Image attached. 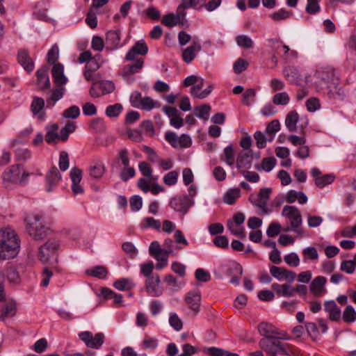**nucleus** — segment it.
Instances as JSON below:
<instances>
[{"label":"nucleus","mask_w":356,"mask_h":356,"mask_svg":"<svg viewBox=\"0 0 356 356\" xmlns=\"http://www.w3.org/2000/svg\"><path fill=\"white\" fill-rule=\"evenodd\" d=\"M19 248L20 240L15 230L0 229V260L14 258L19 253Z\"/></svg>","instance_id":"obj_1"},{"label":"nucleus","mask_w":356,"mask_h":356,"mask_svg":"<svg viewBox=\"0 0 356 356\" xmlns=\"http://www.w3.org/2000/svg\"><path fill=\"white\" fill-rule=\"evenodd\" d=\"M42 220V216L38 213L29 215L25 218L26 231L35 241L44 239L50 233V229L43 224Z\"/></svg>","instance_id":"obj_2"},{"label":"nucleus","mask_w":356,"mask_h":356,"mask_svg":"<svg viewBox=\"0 0 356 356\" xmlns=\"http://www.w3.org/2000/svg\"><path fill=\"white\" fill-rule=\"evenodd\" d=\"M280 337L271 339H261L259 345L268 356H277V354L291 355L293 353L292 346L286 343L282 342Z\"/></svg>","instance_id":"obj_3"},{"label":"nucleus","mask_w":356,"mask_h":356,"mask_svg":"<svg viewBox=\"0 0 356 356\" xmlns=\"http://www.w3.org/2000/svg\"><path fill=\"white\" fill-rule=\"evenodd\" d=\"M30 174L26 172L20 165H13L2 175L3 184L9 188L13 184L25 185L28 182Z\"/></svg>","instance_id":"obj_4"},{"label":"nucleus","mask_w":356,"mask_h":356,"mask_svg":"<svg viewBox=\"0 0 356 356\" xmlns=\"http://www.w3.org/2000/svg\"><path fill=\"white\" fill-rule=\"evenodd\" d=\"M282 216L286 218L290 222V227L286 228L285 232L291 231L298 234L300 232V227L302 223V218L297 207L285 205L282 211Z\"/></svg>","instance_id":"obj_5"},{"label":"nucleus","mask_w":356,"mask_h":356,"mask_svg":"<svg viewBox=\"0 0 356 356\" xmlns=\"http://www.w3.org/2000/svg\"><path fill=\"white\" fill-rule=\"evenodd\" d=\"M79 339L85 345L90 348L98 350L104 343L105 335L102 332H98L95 335L91 332L84 331L79 334Z\"/></svg>","instance_id":"obj_6"},{"label":"nucleus","mask_w":356,"mask_h":356,"mask_svg":"<svg viewBox=\"0 0 356 356\" xmlns=\"http://www.w3.org/2000/svg\"><path fill=\"white\" fill-rule=\"evenodd\" d=\"M60 247V243L55 239H49L44 245L40 246L38 252V259L43 264L49 261L51 257H54Z\"/></svg>","instance_id":"obj_7"},{"label":"nucleus","mask_w":356,"mask_h":356,"mask_svg":"<svg viewBox=\"0 0 356 356\" xmlns=\"http://www.w3.org/2000/svg\"><path fill=\"white\" fill-rule=\"evenodd\" d=\"M194 203V200L188 196H176L170 200L169 206L174 211L179 212L184 216L188 213Z\"/></svg>","instance_id":"obj_8"},{"label":"nucleus","mask_w":356,"mask_h":356,"mask_svg":"<svg viewBox=\"0 0 356 356\" xmlns=\"http://www.w3.org/2000/svg\"><path fill=\"white\" fill-rule=\"evenodd\" d=\"M271 188H261L258 195H250L249 200L250 202L255 207L261 209L263 213H268V210L266 209L267 202L269 200Z\"/></svg>","instance_id":"obj_9"},{"label":"nucleus","mask_w":356,"mask_h":356,"mask_svg":"<svg viewBox=\"0 0 356 356\" xmlns=\"http://www.w3.org/2000/svg\"><path fill=\"white\" fill-rule=\"evenodd\" d=\"M305 329L312 341H316L320 339L321 332L326 333L328 327L326 321L323 318L318 320V325L312 322H307L305 325Z\"/></svg>","instance_id":"obj_10"},{"label":"nucleus","mask_w":356,"mask_h":356,"mask_svg":"<svg viewBox=\"0 0 356 356\" xmlns=\"http://www.w3.org/2000/svg\"><path fill=\"white\" fill-rule=\"evenodd\" d=\"M115 89V85L110 81H101L94 82L90 89L91 97L97 98L102 95L112 92Z\"/></svg>","instance_id":"obj_11"},{"label":"nucleus","mask_w":356,"mask_h":356,"mask_svg":"<svg viewBox=\"0 0 356 356\" xmlns=\"http://www.w3.org/2000/svg\"><path fill=\"white\" fill-rule=\"evenodd\" d=\"M148 52V47L144 40H141L136 42V44L128 51L124 60L127 61H135L137 59H143L139 58L138 56H145Z\"/></svg>","instance_id":"obj_12"},{"label":"nucleus","mask_w":356,"mask_h":356,"mask_svg":"<svg viewBox=\"0 0 356 356\" xmlns=\"http://www.w3.org/2000/svg\"><path fill=\"white\" fill-rule=\"evenodd\" d=\"M160 277L158 274H152L145 280V287L147 293L152 297H159L163 293V289L160 286Z\"/></svg>","instance_id":"obj_13"},{"label":"nucleus","mask_w":356,"mask_h":356,"mask_svg":"<svg viewBox=\"0 0 356 356\" xmlns=\"http://www.w3.org/2000/svg\"><path fill=\"white\" fill-rule=\"evenodd\" d=\"M131 62L124 65L120 71L121 76L127 81L129 80L133 74L140 72L144 65V59H137L136 62Z\"/></svg>","instance_id":"obj_14"},{"label":"nucleus","mask_w":356,"mask_h":356,"mask_svg":"<svg viewBox=\"0 0 356 356\" xmlns=\"http://www.w3.org/2000/svg\"><path fill=\"white\" fill-rule=\"evenodd\" d=\"M201 295L198 291H189L185 298L188 307L196 315L200 312Z\"/></svg>","instance_id":"obj_15"},{"label":"nucleus","mask_w":356,"mask_h":356,"mask_svg":"<svg viewBox=\"0 0 356 356\" xmlns=\"http://www.w3.org/2000/svg\"><path fill=\"white\" fill-rule=\"evenodd\" d=\"M328 95L335 99L343 100L346 97V90L340 84L339 79L334 82H330L327 86Z\"/></svg>","instance_id":"obj_16"},{"label":"nucleus","mask_w":356,"mask_h":356,"mask_svg":"<svg viewBox=\"0 0 356 356\" xmlns=\"http://www.w3.org/2000/svg\"><path fill=\"white\" fill-rule=\"evenodd\" d=\"M202 45L197 40H193L192 44L182 51V59L186 63H190L196 57V53L200 51Z\"/></svg>","instance_id":"obj_17"},{"label":"nucleus","mask_w":356,"mask_h":356,"mask_svg":"<svg viewBox=\"0 0 356 356\" xmlns=\"http://www.w3.org/2000/svg\"><path fill=\"white\" fill-rule=\"evenodd\" d=\"M315 76L320 81L325 83L327 86L330 82H334L339 78L336 76L335 71L332 68H322L318 70Z\"/></svg>","instance_id":"obj_18"},{"label":"nucleus","mask_w":356,"mask_h":356,"mask_svg":"<svg viewBox=\"0 0 356 356\" xmlns=\"http://www.w3.org/2000/svg\"><path fill=\"white\" fill-rule=\"evenodd\" d=\"M252 161V155L251 150L245 152L241 151L238 154L236 159V164L238 169L243 170L245 168H250Z\"/></svg>","instance_id":"obj_19"},{"label":"nucleus","mask_w":356,"mask_h":356,"mask_svg":"<svg viewBox=\"0 0 356 356\" xmlns=\"http://www.w3.org/2000/svg\"><path fill=\"white\" fill-rule=\"evenodd\" d=\"M258 330L263 339H271L280 337L277 329L270 323L261 322L258 325Z\"/></svg>","instance_id":"obj_20"},{"label":"nucleus","mask_w":356,"mask_h":356,"mask_svg":"<svg viewBox=\"0 0 356 356\" xmlns=\"http://www.w3.org/2000/svg\"><path fill=\"white\" fill-rule=\"evenodd\" d=\"M51 74L56 86H61L67 82V79L64 75V67L61 63L54 64L51 70Z\"/></svg>","instance_id":"obj_21"},{"label":"nucleus","mask_w":356,"mask_h":356,"mask_svg":"<svg viewBox=\"0 0 356 356\" xmlns=\"http://www.w3.org/2000/svg\"><path fill=\"white\" fill-rule=\"evenodd\" d=\"M17 60L19 63L23 67V68L31 72L34 69V63L32 58L29 56V53L26 49H21L18 51Z\"/></svg>","instance_id":"obj_22"},{"label":"nucleus","mask_w":356,"mask_h":356,"mask_svg":"<svg viewBox=\"0 0 356 356\" xmlns=\"http://www.w3.org/2000/svg\"><path fill=\"white\" fill-rule=\"evenodd\" d=\"M60 178L58 170L54 166L51 168L46 176L47 191L51 192L59 182Z\"/></svg>","instance_id":"obj_23"},{"label":"nucleus","mask_w":356,"mask_h":356,"mask_svg":"<svg viewBox=\"0 0 356 356\" xmlns=\"http://www.w3.org/2000/svg\"><path fill=\"white\" fill-rule=\"evenodd\" d=\"M45 105L44 100L38 97H33L31 104V111L34 115H37L39 119L44 120L45 113L43 111Z\"/></svg>","instance_id":"obj_24"},{"label":"nucleus","mask_w":356,"mask_h":356,"mask_svg":"<svg viewBox=\"0 0 356 356\" xmlns=\"http://www.w3.org/2000/svg\"><path fill=\"white\" fill-rule=\"evenodd\" d=\"M271 287L278 296L289 298L294 296L293 287L290 284L274 283Z\"/></svg>","instance_id":"obj_25"},{"label":"nucleus","mask_w":356,"mask_h":356,"mask_svg":"<svg viewBox=\"0 0 356 356\" xmlns=\"http://www.w3.org/2000/svg\"><path fill=\"white\" fill-rule=\"evenodd\" d=\"M37 83L41 90H44L50 87V81L48 76L47 67H42L36 72Z\"/></svg>","instance_id":"obj_26"},{"label":"nucleus","mask_w":356,"mask_h":356,"mask_svg":"<svg viewBox=\"0 0 356 356\" xmlns=\"http://www.w3.org/2000/svg\"><path fill=\"white\" fill-rule=\"evenodd\" d=\"M325 310L329 313V317L331 321H337L340 319L341 310L334 300L325 302Z\"/></svg>","instance_id":"obj_27"},{"label":"nucleus","mask_w":356,"mask_h":356,"mask_svg":"<svg viewBox=\"0 0 356 356\" xmlns=\"http://www.w3.org/2000/svg\"><path fill=\"white\" fill-rule=\"evenodd\" d=\"M220 159L229 166L234 165L236 161L235 151L232 144L229 145L224 149L223 153L220 156Z\"/></svg>","instance_id":"obj_28"},{"label":"nucleus","mask_w":356,"mask_h":356,"mask_svg":"<svg viewBox=\"0 0 356 356\" xmlns=\"http://www.w3.org/2000/svg\"><path fill=\"white\" fill-rule=\"evenodd\" d=\"M307 200V195L303 192L294 190L289 191L286 196V201L288 203H293L297 200L300 204H304Z\"/></svg>","instance_id":"obj_29"},{"label":"nucleus","mask_w":356,"mask_h":356,"mask_svg":"<svg viewBox=\"0 0 356 356\" xmlns=\"http://www.w3.org/2000/svg\"><path fill=\"white\" fill-rule=\"evenodd\" d=\"M326 278L323 276L316 277L310 284V291L316 296H321L324 290Z\"/></svg>","instance_id":"obj_30"},{"label":"nucleus","mask_w":356,"mask_h":356,"mask_svg":"<svg viewBox=\"0 0 356 356\" xmlns=\"http://www.w3.org/2000/svg\"><path fill=\"white\" fill-rule=\"evenodd\" d=\"M106 42L112 49L121 47L120 31L115 30L108 31L106 33Z\"/></svg>","instance_id":"obj_31"},{"label":"nucleus","mask_w":356,"mask_h":356,"mask_svg":"<svg viewBox=\"0 0 356 356\" xmlns=\"http://www.w3.org/2000/svg\"><path fill=\"white\" fill-rule=\"evenodd\" d=\"M285 79L290 83H297L301 79L298 70L294 66H287L283 70Z\"/></svg>","instance_id":"obj_32"},{"label":"nucleus","mask_w":356,"mask_h":356,"mask_svg":"<svg viewBox=\"0 0 356 356\" xmlns=\"http://www.w3.org/2000/svg\"><path fill=\"white\" fill-rule=\"evenodd\" d=\"M16 306L13 301H9L2 307L0 312V319L5 321L7 318L13 317L15 315Z\"/></svg>","instance_id":"obj_33"},{"label":"nucleus","mask_w":356,"mask_h":356,"mask_svg":"<svg viewBox=\"0 0 356 356\" xmlns=\"http://www.w3.org/2000/svg\"><path fill=\"white\" fill-rule=\"evenodd\" d=\"M58 125L52 124L47 127L45 140L48 144H54L58 140Z\"/></svg>","instance_id":"obj_34"},{"label":"nucleus","mask_w":356,"mask_h":356,"mask_svg":"<svg viewBox=\"0 0 356 356\" xmlns=\"http://www.w3.org/2000/svg\"><path fill=\"white\" fill-rule=\"evenodd\" d=\"M86 274L99 279H104L107 276L108 270L105 266H96L87 269L86 270Z\"/></svg>","instance_id":"obj_35"},{"label":"nucleus","mask_w":356,"mask_h":356,"mask_svg":"<svg viewBox=\"0 0 356 356\" xmlns=\"http://www.w3.org/2000/svg\"><path fill=\"white\" fill-rule=\"evenodd\" d=\"M89 170L91 177L95 179H99L105 173L106 168L102 162L97 161L90 166Z\"/></svg>","instance_id":"obj_36"},{"label":"nucleus","mask_w":356,"mask_h":356,"mask_svg":"<svg viewBox=\"0 0 356 356\" xmlns=\"http://www.w3.org/2000/svg\"><path fill=\"white\" fill-rule=\"evenodd\" d=\"M299 120V115L295 111L289 112L285 119V125L290 131L297 129L296 124Z\"/></svg>","instance_id":"obj_37"},{"label":"nucleus","mask_w":356,"mask_h":356,"mask_svg":"<svg viewBox=\"0 0 356 356\" xmlns=\"http://www.w3.org/2000/svg\"><path fill=\"white\" fill-rule=\"evenodd\" d=\"M203 352L211 356H239L237 353H230L227 350L216 347L204 348Z\"/></svg>","instance_id":"obj_38"},{"label":"nucleus","mask_w":356,"mask_h":356,"mask_svg":"<svg viewBox=\"0 0 356 356\" xmlns=\"http://www.w3.org/2000/svg\"><path fill=\"white\" fill-rule=\"evenodd\" d=\"M241 196V190L239 188L229 189L223 196V201L227 204H233L236 200Z\"/></svg>","instance_id":"obj_39"},{"label":"nucleus","mask_w":356,"mask_h":356,"mask_svg":"<svg viewBox=\"0 0 356 356\" xmlns=\"http://www.w3.org/2000/svg\"><path fill=\"white\" fill-rule=\"evenodd\" d=\"M115 289L120 291H128L131 289L134 286V283L130 278H121L116 280L113 283Z\"/></svg>","instance_id":"obj_40"},{"label":"nucleus","mask_w":356,"mask_h":356,"mask_svg":"<svg viewBox=\"0 0 356 356\" xmlns=\"http://www.w3.org/2000/svg\"><path fill=\"white\" fill-rule=\"evenodd\" d=\"M65 90L63 86H58V88L53 89L51 91L49 97L47 99L48 104L54 106L55 103L63 97Z\"/></svg>","instance_id":"obj_41"},{"label":"nucleus","mask_w":356,"mask_h":356,"mask_svg":"<svg viewBox=\"0 0 356 356\" xmlns=\"http://www.w3.org/2000/svg\"><path fill=\"white\" fill-rule=\"evenodd\" d=\"M184 18V17H179L177 13V15H174L173 13H168L163 15L161 19V23L168 27H173L177 24L181 19Z\"/></svg>","instance_id":"obj_42"},{"label":"nucleus","mask_w":356,"mask_h":356,"mask_svg":"<svg viewBox=\"0 0 356 356\" xmlns=\"http://www.w3.org/2000/svg\"><path fill=\"white\" fill-rule=\"evenodd\" d=\"M161 224L160 220H156L152 217L144 218L140 223V227L143 229L153 228L159 230Z\"/></svg>","instance_id":"obj_43"},{"label":"nucleus","mask_w":356,"mask_h":356,"mask_svg":"<svg viewBox=\"0 0 356 356\" xmlns=\"http://www.w3.org/2000/svg\"><path fill=\"white\" fill-rule=\"evenodd\" d=\"M196 7V0H181V3L177 9V13L179 17H185L186 13V9Z\"/></svg>","instance_id":"obj_44"},{"label":"nucleus","mask_w":356,"mask_h":356,"mask_svg":"<svg viewBox=\"0 0 356 356\" xmlns=\"http://www.w3.org/2000/svg\"><path fill=\"white\" fill-rule=\"evenodd\" d=\"M210 111L211 106L209 104H203L194 108L195 116L204 120L209 119Z\"/></svg>","instance_id":"obj_45"},{"label":"nucleus","mask_w":356,"mask_h":356,"mask_svg":"<svg viewBox=\"0 0 356 356\" xmlns=\"http://www.w3.org/2000/svg\"><path fill=\"white\" fill-rule=\"evenodd\" d=\"M101 294L106 299H113L115 304H120L122 300V296L119 293H115L113 291L108 288H102Z\"/></svg>","instance_id":"obj_46"},{"label":"nucleus","mask_w":356,"mask_h":356,"mask_svg":"<svg viewBox=\"0 0 356 356\" xmlns=\"http://www.w3.org/2000/svg\"><path fill=\"white\" fill-rule=\"evenodd\" d=\"M227 227L231 232V233L235 236H237L241 238L245 237L244 233V227L241 225H237L232 220H228L227 222Z\"/></svg>","instance_id":"obj_47"},{"label":"nucleus","mask_w":356,"mask_h":356,"mask_svg":"<svg viewBox=\"0 0 356 356\" xmlns=\"http://www.w3.org/2000/svg\"><path fill=\"white\" fill-rule=\"evenodd\" d=\"M4 277L6 276L10 283L18 284L20 282V277L18 271L14 267H8L6 269Z\"/></svg>","instance_id":"obj_48"},{"label":"nucleus","mask_w":356,"mask_h":356,"mask_svg":"<svg viewBox=\"0 0 356 356\" xmlns=\"http://www.w3.org/2000/svg\"><path fill=\"white\" fill-rule=\"evenodd\" d=\"M141 101L140 108L147 111H149L154 108H159L161 106L158 101H154L149 97H144Z\"/></svg>","instance_id":"obj_49"},{"label":"nucleus","mask_w":356,"mask_h":356,"mask_svg":"<svg viewBox=\"0 0 356 356\" xmlns=\"http://www.w3.org/2000/svg\"><path fill=\"white\" fill-rule=\"evenodd\" d=\"M343 320L347 323H351L356 321V312L351 305H348L343 312Z\"/></svg>","instance_id":"obj_50"},{"label":"nucleus","mask_w":356,"mask_h":356,"mask_svg":"<svg viewBox=\"0 0 356 356\" xmlns=\"http://www.w3.org/2000/svg\"><path fill=\"white\" fill-rule=\"evenodd\" d=\"M122 106L119 103L109 105L106 108V114L110 118H116L120 115L122 111Z\"/></svg>","instance_id":"obj_51"},{"label":"nucleus","mask_w":356,"mask_h":356,"mask_svg":"<svg viewBox=\"0 0 356 356\" xmlns=\"http://www.w3.org/2000/svg\"><path fill=\"white\" fill-rule=\"evenodd\" d=\"M136 175L135 169L129 165L123 166L120 173V177L123 181H127L129 179L134 177Z\"/></svg>","instance_id":"obj_52"},{"label":"nucleus","mask_w":356,"mask_h":356,"mask_svg":"<svg viewBox=\"0 0 356 356\" xmlns=\"http://www.w3.org/2000/svg\"><path fill=\"white\" fill-rule=\"evenodd\" d=\"M334 177L332 175H321L320 177H316L315 179V184L322 188L325 186L334 181Z\"/></svg>","instance_id":"obj_53"},{"label":"nucleus","mask_w":356,"mask_h":356,"mask_svg":"<svg viewBox=\"0 0 356 356\" xmlns=\"http://www.w3.org/2000/svg\"><path fill=\"white\" fill-rule=\"evenodd\" d=\"M236 42L238 46L245 49L251 48L253 46V41L252 39L245 35H238L236 38Z\"/></svg>","instance_id":"obj_54"},{"label":"nucleus","mask_w":356,"mask_h":356,"mask_svg":"<svg viewBox=\"0 0 356 356\" xmlns=\"http://www.w3.org/2000/svg\"><path fill=\"white\" fill-rule=\"evenodd\" d=\"M158 346V340L156 338L151 337L148 335L144 337V339L142 343V347L143 349H151L154 350Z\"/></svg>","instance_id":"obj_55"},{"label":"nucleus","mask_w":356,"mask_h":356,"mask_svg":"<svg viewBox=\"0 0 356 356\" xmlns=\"http://www.w3.org/2000/svg\"><path fill=\"white\" fill-rule=\"evenodd\" d=\"M272 46L275 49L277 53L283 51L284 55L289 53L290 49L287 45L284 44L281 41L276 39H271L269 40Z\"/></svg>","instance_id":"obj_56"},{"label":"nucleus","mask_w":356,"mask_h":356,"mask_svg":"<svg viewBox=\"0 0 356 356\" xmlns=\"http://www.w3.org/2000/svg\"><path fill=\"white\" fill-rule=\"evenodd\" d=\"M289 96L285 92L277 93L274 95L273 102L274 104L277 105H286L289 102Z\"/></svg>","instance_id":"obj_57"},{"label":"nucleus","mask_w":356,"mask_h":356,"mask_svg":"<svg viewBox=\"0 0 356 356\" xmlns=\"http://www.w3.org/2000/svg\"><path fill=\"white\" fill-rule=\"evenodd\" d=\"M31 152L27 148H17L15 150V157L19 161H24L30 159Z\"/></svg>","instance_id":"obj_58"},{"label":"nucleus","mask_w":356,"mask_h":356,"mask_svg":"<svg viewBox=\"0 0 356 356\" xmlns=\"http://www.w3.org/2000/svg\"><path fill=\"white\" fill-rule=\"evenodd\" d=\"M165 138L174 148H179V136L173 132H166Z\"/></svg>","instance_id":"obj_59"},{"label":"nucleus","mask_w":356,"mask_h":356,"mask_svg":"<svg viewBox=\"0 0 356 356\" xmlns=\"http://www.w3.org/2000/svg\"><path fill=\"white\" fill-rule=\"evenodd\" d=\"M321 0H307L306 11L311 15H314L320 11L319 2Z\"/></svg>","instance_id":"obj_60"},{"label":"nucleus","mask_w":356,"mask_h":356,"mask_svg":"<svg viewBox=\"0 0 356 356\" xmlns=\"http://www.w3.org/2000/svg\"><path fill=\"white\" fill-rule=\"evenodd\" d=\"M248 62L243 58L237 59L234 63V71L236 74H241L248 67Z\"/></svg>","instance_id":"obj_61"},{"label":"nucleus","mask_w":356,"mask_h":356,"mask_svg":"<svg viewBox=\"0 0 356 356\" xmlns=\"http://www.w3.org/2000/svg\"><path fill=\"white\" fill-rule=\"evenodd\" d=\"M169 323L177 331L181 330L183 326L181 320L175 313L170 314Z\"/></svg>","instance_id":"obj_62"},{"label":"nucleus","mask_w":356,"mask_h":356,"mask_svg":"<svg viewBox=\"0 0 356 356\" xmlns=\"http://www.w3.org/2000/svg\"><path fill=\"white\" fill-rule=\"evenodd\" d=\"M179 173L177 171H171L163 177V182L168 186L175 185L177 182Z\"/></svg>","instance_id":"obj_63"},{"label":"nucleus","mask_w":356,"mask_h":356,"mask_svg":"<svg viewBox=\"0 0 356 356\" xmlns=\"http://www.w3.org/2000/svg\"><path fill=\"white\" fill-rule=\"evenodd\" d=\"M59 50L56 45H54L49 50L47 56V60L49 63L54 64L58 59Z\"/></svg>","instance_id":"obj_64"}]
</instances>
